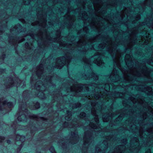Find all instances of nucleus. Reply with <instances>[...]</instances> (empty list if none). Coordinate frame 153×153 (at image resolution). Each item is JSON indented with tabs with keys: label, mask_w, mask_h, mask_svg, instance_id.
I'll list each match as a JSON object with an SVG mask.
<instances>
[{
	"label": "nucleus",
	"mask_w": 153,
	"mask_h": 153,
	"mask_svg": "<svg viewBox=\"0 0 153 153\" xmlns=\"http://www.w3.org/2000/svg\"><path fill=\"white\" fill-rule=\"evenodd\" d=\"M88 98H89L94 97L95 99L96 100L100 99V100H102V99L104 100V101H102L101 102H100V104L97 102L96 103L92 102L91 103V105L92 108L91 110V112L92 114L93 115L94 117V119L93 121V122H89L90 120H88V119L86 118L87 117H86V114L85 113L81 112L79 115L80 117L83 118L86 122H87L88 121H89V122L88 123V124L89 123L90 127L92 128L96 129L100 128V125L98 115V112L102 111V106L104 104L105 101H111L110 109L112 110L113 102L115 101V99L118 97L123 98L124 94L119 92H112L110 96L107 95L106 96L105 94H101L100 92V93H97L94 95H88Z\"/></svg>",
	"instance_id": "obj_1"
},
{
	"label": "nucleus",
	"mask_w": 153,
	"mask_h": 153,
	"mask_svg": "<svg viewBox=\"0 0 153 153\" xmlns=\"http://www.w3.org/2000/svg\"><path fill=\"white\" fill-rule=\"evenodd\" d=\"M106 47V49L112 56L114 63V69L109 78L113 82H116L120 80V77L118 75V71L116 68L121 69V66L120 61L121 56L118 57V51L117 50V46L115 45L112 42H107L99 44L98 47L99 49H102Z\"/></svg>",
	"instance_id": "obj_2"
},
{
	"label": "nucleus",
	"mask_w": 153,
	"mask_h": 153,
	"mask_svg": "<svg viewBox=\"0 0 153 153\" xmlns=\"http://www.w3.org/2000/svg\"><path fill=\"white\" fill-rule=\"evenodd\" d=\"M36 69V76L39 79L42 78V79L44 82L43 83V81H37L33 86L34 88L37 91V92H38L36 96H37L42 99H44L46 98L45 92L47 91L46 89H47V86L53 85L51 81L53 77L50 76H46L45 77L44 76L43 78L42 77L44 72L43 65L42 64H40L37 67Z\"/></svg>",
	"instance_id": "obj_3"
},
{
	"label": "nucleus",
	"mask_w": 153,
	"mask_h": 153,
	"mask_svg": "<svg viewBox=\"0 0 153 153\" xmlns=\"http://www.w3.org/2000/svg\"><path fill=\"white\" fill-rule=\"evenodd\" d=\"M71 81L73 85L71 86L68 89H67V91L68 92L70 91L71 92H74L75 93L74 95H76V93L80 92L83 90L88 92L89 90L88 86H94L95 87V88L94 89V91H96L97 88H98L100 89V91H101V90H105V91H108V90H109L110 87V85L108 83L99 85H97L95 83H92L87 85L85 84H78L76 82L75 83L74 80L73 79H71Z\"/></svg>",
	"instance_id": "obj_4"
},
{
	"label": "nucleus",
	"mask_w": 153,
	"mask_h": 153,
	"mask_svg": "<svg viewBox=\"0 0 153 153\" xmlns=\"http://www.w3.org/2000/svg\"><path fill=\"white\" fill-rule=\"evenodd\" d=\"M29 96V91L26 90L23 91L22 97L24 99V100H22L21 102L19 100V108L18 112L16 114L17 119L19 121L23 122H26L27 119L30 117H32L37 120V116L35 115L30 114L28 112V110L26 108L27 103L25 102V99L27 97Z\"/></svg>",
	"instance_id": "obj_5"
},
{
	"label": "nucleus",
	"mask_w": 153,
	"mask_h": 153,
	"mask_svg": "<svg viewBox=\"0 0 153 153\" xmlns=\"http://www.w3.org/2000/svg\"><path fill=\"white\" fill-rule=\"evenodd\" d=\"M101 55L100 54H95L89 59L84 58L83 60L84 62L88 65H91L92 62L97 65L99 66H103L105 63L101 59Z\"/></svg>",
	"instance_id": "obj_6"
},
{
	"label": "nucleus",
	"mask_w": 153,
	"mask_h": 153,
	"mask_svg": "<svg viewBox=\"0 0 153 153\" xmlns=\"http://www.w3.org/2000/svg\"><path fill=\"white\" fill-rule=\"evenodd\" d=\"M71 56H63L57 58L56 59L55 67L58 69H61L63 66L66 64L68 69V64L72 59Z\"/></svg>",
	"instance_id": "obj_7"
},
{
	"label": "nucleus",
	"mask_w": 153,
	"mask_h": 153,
	"mask_svg": "<svg viewBox=\"0 0 153 153\" xmlns=\"http://www.w3.org/2000/svg\"><path fill=\"white\" fill-rule=\"evenodd\" d=\"M132 75L137 77H146L149 75V73L146 66H144L138 69H134L132 71Z\"/></svg>",
	"instance_id": "obj_8"
},
{
	"label": "nucleus",
	"mask_w": 153,
	"mask_h": 153,
	"mask_svg": "<svg viewBox=\"0 0 153 153\" xmlns=\"http://www.w3.org/2000/svg\"><path fill=\"white\" fill-rule=\"evenodd\" d=\"M11 126L16 130H25L29 131L30 133L31 134V135H33L35 132L37 130L36 128L35 127L33 126H30L29 127L22 126L20 125H17L15 124L14 122L13 124L11 125Z\"/></svg>",
	"instance_id": "obj_9"
},
{
	"label": "nucleus",
	"mask_w": 153,
	"mask_h": 153,
	"mask_svg": "<svg viewBox=\"0 0 153 153\" xmlns=\"http://www.w3.org/2000/svg\"><path fill=\"white\" fill-rule=\"evenodd\" d=\"M22 83V81L17 77H10L8 79V81L5 84V85L7 88L13 86L18 87L21 85Z\"/></svg>",
	"instance_id": "obj_10"
},
{
	"label": "nucleus",
	"mask_w": 153,
	"mask_h": 153,
	"mask_svg": "<svg viewBox=\"0 0 153 153\" xmlns=\"http://www.w3.org/2000/svg\"><path fill=\"white\" fill-rule=\"evenodd\" d=\"M131 147L128 149L131 151H136L138 152L140 149L138 139L137 137H134L130 141Z\"/></svg>",
	"instance_id": "obj_11"
},
{
	"label": "nucleus",
	"mask_w": 153,
	"mask_h": 153,
	"mask_svg": "<svg viewBox=\"0 0 153 153\" xmlns=\"http://www.w3.org/2000/svg\"><path fill=\"white\" fill-rule=\"evenodd\" d=\"M122 143L126 145L127 142L126 139H124L121 141ZM126 148L125 145H121L117 147L114 152L112 153H124V151L126 150Z\"/></svg>",
	"instance_id": "obj_12"
},
{
	"label": "nucleus",
	"mask_w": 153,
	"mask_h": 153,
	"mask_svg": "<svg viewBox=\"0 0 153 153\" xmlns=\"http://www.w3.org/2000/svg\"><path fill=\"white\" fill-rule=\"evenodd\" d=\"M92 135L89 132L86 131L85 133V135L83 137L84 146H86L87 145L89 146L91 144V142H92Z\"/></svg>",
	"instance_id": "obj_13"
},
{
	"label": "nucleus",
	"mask_w": 153,
	"mask_h": 153,
	"mask_svg": "<svg viewBox=\"0 0 153 153\" xmlns=\"http://www.w3.org/2000/svg\"><path fill=\"white\" fill-rule=\"evenodd\" d=\"M112 111H110L109 112H107L104 114L102 116V120L104 122H107L109 121L110 118H113L115 115L117 114L118 113H119V111H116V113H112Z\"/></svg>",
	"instance_id": "obj_14"
},
{
	"label": "nucleus",
	"mask_w": 153,
	"mask_h": 153,
	"mask_svg": "<svg viewBox=\"0 0 153 153\" xmlns=\"http://www.w3.org/2000/svg\"><path fill=\"white\" fill-rule=\"evenodd\" d=\"M125 59L126 65L128 68H133L132 56L129 54H127L125 56Z\"/></svg>",
	"instance_id": "obj_15"
},
{
	"label": "nucleus",
	"mask_w": 153,
	"mask_h": 153,
	"mask_svg": "<svg viewBox=\"0 0 153 153\" xmlns=\"http://www.w3.org/2000/svg\"><path fill=\"white\" fill-rule=\"evenodd\" d=\"M95 39H90L89 42L87 43H86L85 42L83 41L79 40L77 43L76 45L77 48H82L84 47V48H85V46H86L87 45H88L89 43H90L91 45H92V43L95 41Z\"/></svg>",
	"instance_id": "obj_16"
},
{
	"label": "nucleus",
	"mask_w": 153,
	"mask_h": 153,
	"mask_svg": "<svg viewBox=\"0 0 153 153\" xmlns=\"http://www.w3.org/2000/svg\"><path fill=\"white\" fill-rule=\"evenodd\" d=\"M6 101H3V99H0V110H2L3 107H4L6 105V104L8 107L10 108L14 107V104L11 102H9L7 103Z\"/></svg>",
	"instance_id": "obj_17"
},
{
	"label": "nucleus",
	"mask_w": 153,
	"mask_h": 153,
	"mask_svg": "<svg viewBox=\"0 0 153 153\" xmlns=\"http://www.w3.org/2000/svg\"><path fill=\"white\" fill-rule=\"evenodd\" d=\"M83 77L85 79H90L91 78H93L94 80H97L98 78V76L92 71L91 74H85Z\"/></svg>",
	"instance_id": "obj_18"
},
{
	"label": "nucleus",
	"mask_w": 153,
	"mask_h": 153,
	"mask_svg": "<svg viewBox=\"0 0 153 153\" xmlns=\"http://www.w3.org/2000/svg\"><path fill=\"white\" fill-rule=\"evenodd\" d=\"M82 125L79 126L78 124H69L68 122H65L63 125V126L64 127H69L70 128H74L76 127H80Z\"/></svg>",
	"instance_id": "obj_19"
},
{
	"label": "nucleus",
	"mask_w": 153,
	"mask_h": 153,
	"mask_svg": "<svg viewBox=\"0 0 153 153\" xmlns=\"http://www.w3.org/2000/svg\"><path fill=\"white\" fill-rule=\"evenodd\" d=\"M140 91L147 93V92L149 93V94H151L152 91V89L151 86H145L144 88L142 89H140Z\"/></svg>",
	"instance_id": "obj_20"
},
{
	"label": "nucleus",
	"mask_w": 153,
	"mask_h": 153,
	"mask_svg": "<svg viewBox=\"0 0 153 153\" xmlns=\"http://www.w3.org/2000/svg\"><path fill=\"white\" fill-rule=\"evenodd\" d=\"M16 139L17 141H21L23 142L25 140V137L24 136L17 134L16 136Z\"/></svg>",
	"instance_id": "obj_21"
},
{
	"label": "nucleus",
	"mask_w": 153,
	"mask_h": 153,
	"mask_svg": "<svg viewBox=\"0 0 153 153\" xmlns=\"http://www.w3.org/2000/svg\"><path fill=\"white\" fill-rule=\"evenodd\" d=\"M66 115L65 117V119L66 120H70L71 119L72 115L71 112L68 111H67Z\"/></svg>",
	"instance_id": "obj_22"
},
{
	"label": "nucleus",
	"mask_w": 153,
	"mask_h": 153,
	"mask_svg": "<svg viewBox=\"0 0 153 153\" xmlns=\"http://www.w3.org/2000/svg\"><path fill=\"white\" fill-rule=\"evenodd\" d=\"M22 26L19 24H18L16 25L13 28L15 30H16L18 32H21L20 29H21Z\"/></svg>",
	"instance_id": "obj_23"
},
{
	"label": "nucleus",
	"mask_w": 153,
	"mask_h": 153,
	"mask_svg": "<svg viewBox=\"0 0 153 153\" xmlns=\"http://www.w3.org/2000/svg\"><path fill=\"white\" fill-rule=\"evenodd\" d=\"M129 120H126V123H127L128 122V126L130 127V130H132L133 129L132 128L133 127H135L136 126L133 124V122L130 123L128 121Z\"/></svg>",
	"instance_id": "obj_24"
},
{
	"label": "nucleus",
	"mask_w": 153,
	"mask_h": 153,
	"mask_svg": "<svg viewBox=\"0 0 153 153\" xmlns=\"http://www.w3.org/2000/svg\"><path fill=\"white\" fill-rule=\"evenodd\" d=\"M81 104L79 103H76L74 104H73L72 105V108L73 109L75 108H76L78 107H79L81 106Z\"/></svg>",
	"instance_id": "obj_25"
},
{
	"label": "nucleus",
	"mask_w": 153,
	"mask_h": 153,
	"mask_svg": "<svg viewBox=\"0 0 153 153\" xmlns=\"http://www.w3.org/2000/svg\"><path fill=\"white\" fill-rule=\"evenodd\" d=\"M32 25H39L41 26H43V25L39 22L38 21H37L36 22H33L32 23Z\"/></svg>",
	"instance_id": "obj_26"
},
{
	"label": "nucleus",
	"mask_w": 153,
	"mask_h": 153,
	"mask_svg": "<svg viewBox=\"0 0 153 153\" xmlns=\"http://www.w3.org/2000/svg\"><path fill=\"white\" fill-rule=\"evenodd\" d=\"M104 152L105 151L103 152L102 151L101 149L97 147H96L95 153H104Z\"/></svg>",
	"instance_id": "obj_27"
},
{
	"label": "nucleus",
	"mask_w": 153,
	"mask_h": 153,
	"mask_svg": "<svg viewBox=\"0 0 153 153\" xmlns=\"http://www.w3.org/2000/svg\"><path fill=\"white\" fill-rule=\"evenodd\" d=\"M71 134L74 140H76L77 138L78 137V134H75L74 132H71Z\"/></svg>",
	"instance_id": "obj_28"
},
{
	"label": "nucleus",
	"mask_w": 153,
	"mask_h": 153,
	"mask_svg": "<svg viewBox=\"0 0 153 153\" xmlns=\"http://www.w3.org/2000/svg\"><path fill=\"white\" fill-rule=\"evenodd\" d=\"M123 114H120L118 117L116 119V121H120L123 118Z\"/></svg>",
	"instance_id": "obj_29"
},
{
	"label": "nucleus",
	"mask_w": 153,
	"mask_h": 153,
	"mask_svg": "<svg viewBox=\"0 0 153 153\" xmlns=\"http://www.w3.org/2000/svg\"><path fill=\"white\" fill-rule=\"evenodd\" d=\"M148 63L149 64L153 66V54H152V59L151 60L148 61Z\"/></svg>",
	"instance_id": "obj_30"
},
{
	"label": "nucleus",
	"mask_w": 153,
	"mask_h": 153,
	"mask_svg": "<svg viewBox=\"0 0 153 153\" xmlns=\"http://www.w3.org/2000/svg\"><path fill=\"white\" fill-rule=\"evenodd\" d=\"M34 105L36 109L39 108L40 107V104L38 102H36Z\"/></svg>",
	"instance_id": "obj_31"
},
{
	"label": "nucleus",
	"mask_w": 153,
	"mask_h": 153,
	"mask_svg": "<svg viewBox=\"0 0 153 153\" xmlns=\"http://www.w3.org/2000/svg\"><path fill=\"white\" fill-rule=\"evenodd\" d=\"M23 145L21 143L19 145V146L17 148V152H19L21 150V149Z\"/></svg>",
	"instance_id": "obj_32"
},
{
	"label": "nucleus",
	"mask_w": 153,
	"mask_h": 153,
	"mask_svg": "<svg viewBox=\"0 0 153 153\" xmlns=\"http://www.w3.org/2000/svg\"><path fill=\"white\" fill-rule=\"evenodd\" d=\"M49 150L52 153H56L53 147H51L49 149Z\"/></svg>",
	"instance_id": "obj_33"
},
{
	"label": "nucleus",
	"mask_w": 153,
	"mask_h": 153,
	"mask_svg": "<svg viewBox=\"0 0 153 153\" xmlns=\"http://www.w3.org/2000/svg\"><path fill=\"white\" fill-rule=\"evenodd\" d=\"M129 99L131 100V101L132 102L134 103V104H135V103H136V100H135V99H134V98L132 97H130L129 98Z\"/></svg>",
	"instance_id": "obj_34"
},
{
	"label": "nucleus",
	"mask_w": 153,
	"mask_h": 153,
	"mask_svg": "<svg viewBox=\"0 0 153 153\" xmlns=\"http://www.w3.org/2000/svg\"><path fill=\"white\" fill-rule=\"evenodd\" d=\"M147 115L146 113H144L143 114V115L142 116L143 118V119H145L147 118Z\"/></svg>",
	"instance_id": "obj_35"
},
{
	"label": "nucleus",
	"mask_w": 153,
	"mask_h": 153,
	"mask_svg": "<svg viewBox=\"0 0 153 153\" xmlns=\"http://www.w3.org/2000/svg\"><path fill=\"white\" fill-rule=\"evenodd\" d=\"M83 30L86 33H87L88 32V29L87 27H85L83 28Z\"/></svg>",
	"instance_id": "obj_36"
},
{
	"label": "nucleus",
	"mask_w": 153,
	"mask_h": 153,
	"mask_svg": "<svg viewBox=\"0 0 153 153\" xmlns=\"http://www.w3.org/2000/svg\"><path fill=\"white\" fill-rule=\"evenodd\" d=\"M30 36L32 39H35L34 35L33 34H30Z\"/></svg>",
	"instance_id": "obj_37"
},
{
	"label": "nucleus",
	"mask_w": 153,
	"mask_h": 153,
	"mask_svg": "<svg viewBox=\"0 0 153 153\" xmlns=\"http://www.w3.org/2000/svg\"><path fill=\"white\" fill-rule=\"evenodd\" d=\"M4 138H5L4 137L0 136V142H3L4 140Z\"/></svg>",
	"instance_id": "obj_38"
},
{
	"label": "nucleus",
	"mask_w": 153,
	"mask_h": 153,
	"mask_svg": "<svg viewBox=\"0 0 153 153\" xmlns=\"http://www.w3.org/2000/svg\"><path fill=\"white\" fill-rule=\"evenodd\" d=\"M30 83H31V86L33 87V76H32V77L31 78Z\"/></svg>",
	"instance_id": "obj_39"
},
{
	"label": "nucleus",
	"mask_w": 153,
	"mask_h": 153,
	"mask_svg": "<svg viewBox=\"0 0 153 153\" xmlns=\"http://www.w3.org/2000/svg\"><path fill=\"white\" fill-rule=\"evenodd\" d=\"M30 3V1L29 0H27V1H24V4L28 5Z\"/></svg>",
	"instance_id": "obj_40"
},
{
	"label": "nucleus",
	"mask_w": 153,
	"mask_h": 153,
	"mask_svg": "<svg viewBox=\"0 0 153 153\" xmlns=\"http://www.w3.org/2000/svg\"><path fill=\"white\" fill-rule=\"evenodd\" d=\"M53 97H54V100H56L57 98H58L59 97L58 94H55V95Z\"/></svg>",
	"instance_id": "obj_41"
},
{
	"label": "nucleus",
	"mask_w": 153,
	"mask_h": 153,
	"mask_svg": "<svg viewBox=\"0 0 153 153\" xmlns=\"http://www.w3.org/2000/svg\"><path fill=\"white\" fill-rule=\"evenodd\" d=\"M25 47L27 48H29V47H28V46H29V44H28V43L27 42H26L25 43Z\"/></svg>",
	"instance_id": "obj_42"
},
{
	"label": "nucleus",
	"mask_w": 153,
	"mask_h": 153,
	"mask_svg": "<svg viewBox=\"0 0 153 153\" xmlns=\"http://www.w3.org/2000/svg\"><path fill=\"white\" fill-rule=\"evenodd\" d=\"M140 18V15H137V17H136V19L137 20H139Z\"/></svg>",
	"instance_id": "obj_43"
},
{
	"label": "nucleus",
	"mask_w": 153,
	"mask_h": 153,
	"mask_svg": "<svg viewBox=\"0 0 153 153\" xmlns=\"http://www.w3.org/2000/svg\"><path fill=\"white\" fill-rule=\"evenodd\" d=\"M5 54H3L2 55V56H1V58H2L3 60V59L5 58Z\"/></svg>",
	"instance_id": "obj_44"
},
{
	"label": "nucleus",
	"mask_w": 153,
	"mask_h": 153,
	"mask_svg": "<svg viewBox=\"0 0 153 153\" xmlns=\"http://www.w3.org/2000/svg\"><path fill=\"white\" fill-rule=\"evenodd\" d=\"M106 142V144L105 145V149H107L108 148V143H107V142Z\"/></svg>",
	"instance_id": "obj_45"
},
{
	"label": "nucleus",
	"mask_w": 153,
	"mask_h": 153,
	"mask_svg": "<svg viewBox=\"0 0 153 153\" xmlns=\"http://www.w3.org/2000/svg\"><path fill=\"white\" fill-rule=\"evenodd\" d=\"M145 153H151L150 152V150L149 149L147 151H146Z\"/></svg>",
	"instance_id": "obj_46"
},
{
	"label": "nucleus",
	"mask_w": 153,
	"mask_h": 153,
	"mask_svg": "<svg viewBox=\"0 0 153 153\" xmlns=\"http://www.w3.org/2000/svg\"><path fill=\"white\" fill-rule=\"evenodd\" d=\"M7 143L8 144H10V140H7Z\"/></svg>",
	"instance_id": "obj_47"
},
{
	"label": "nucleus",
	"mask_w": 153,
	"mask_h": 153,
	"mask_svg": "<svg viewBox=\"0 0 153 153\" xmlns=\"http://www.w3.org/2000/svg\"><path fill=\"white\" fill-rule=\"evenodd\" d=\"M24 40V39H22L21 40H19V42H23Z\"/></svg>",
	"instance_id": "obj_48"
},
{
	"label": "nucleus",
	"mask_w": 153,
	"mask_h": 153,
	"mask_svg": "<svg viewBox=\"0 0 153 153\" xmlns=\"http://www.w3.org/2000/svg\"><path fill=\"white\" fill-rule=\"evenodd\" d=\"M94 46H95V45H92V48L93 49H94L95 50V49L94 48Z\"/></svg>",
	"instance_id": "obj_49"
},
{
	"label": "nucleus",
	"mask_w": 153,
	"mask_h": 153,
	"mask_svg": "<svg viewBox=\"0 0 153 153\" xmlns=\"http://www.w3.org/2000/svg\"><path fill=\"white\" fill-rule=\"evenodd\" d=\"M74 48L73 47H72V48H71V50H73V51H74Z\"/></svg>",
	"instance_id": "obj_50"
},
{
	"label": "nucleus",
	"mask_w": 153,
	"mask_h": 153,
	"mask_svg": "<svg viewBox=\"0 0 153 153\" xmlns=\"http://www.w3.org/2000/svg\"><path fill=\"white\" fill-rule=\"evenodd\" d=\"M139 134H140V137H141V138H143V136H142V135L141 134V133H140V132Z\"/></svg>",
	"instance_id": "obj_51"
},
{
	"label": "nucleus",
	"mask_w": 153,
	"mask_h": 153,
	"mask_svg": "<svg viewBox=\"0 0 153 153\" xmlns=\"http://www.w3.org/2000/svg\"><path fill=\"white\" fill-rule=\"evenodd\" d=\"M57 107H59L60 108H61L60 107H61V105H57Z\"/></svg>",
	"instance_id": "obj_52"
},
{
	"label": "nucleus",
	"mask_w": 153,
	"mask_h": 153,
	"mask_svg": "<svg viewBox=\"0 0 153 153\" xmlns=\"http://www.w3.org/2000/svg\"><path fill=\"white\" fill-rule=\"evenodd\" d=\"M151 27H153V23H152L151 25Z\"/></svg>",
	"instance_id": "obj_53"
},
{
	"label": "nucleus",
	"mask_w": 153,
	"mask_h": 153,
	"mask_svg": "<svg viewBox=\"0 0 153 153\" xmlns=\"http://www.w3.org/2000/svg\"><path fill=\"white\" fill-rule=\"evenodd\" d=\"M25 86V85H23V86H22V87L24 88V86Z\"/></svg>",
	"instance_id": "obj_54"
},
{
	"label": "nucleus",
	"mask_w": 153,
	"mask_h": 153,
	"mask_svg": "<svg viewBox=\"0 0 153 153\" xmlns=\"http://www.w3.org/2000/svg\"><path fill=\"white\" fill-rule=\"evenodd\" d=\"M81 51H83V52L85 51L84 50V49H83V50H81Z\"/></svg>",
	"instance_id": "obj_55"
},
{
	"label": "nucleus",
	"mask_w": 153,
	"mask_h": 153,
	"mask_svg": "<svg viewBox=\"0 0 153 153\" xmlns=\"http://www.w3.org/2000/svg\"><path fill=\"white\" fill-rule=\"evenodd\" d=\"M13 30H12V29H10V31H11V32H12V31H13Z\"/></svg>",
	"instance_id": "obj_56"
},
{
	"label": "nucleus",
	"mask_w": 153,
	"mask_h": 153,
	"mask_svg": "<svg viewBox=\"0 0 153 153\" xmlns=\"http://www.w3.org/2000/svg\"><path fill=\"white\" fill-rule=\"evenodd\" d=\"M74 48V49H74V50H75V48Z\"/></svg>",
	"instance_id": "obj_57"
},
{
	"label": "nucleus",
	"mask_w": 153,
	"mask_h": 153,
	"mask_svg": "<svg viewBox=\"0 0 153 153\" xmlns=\"http://www.w3.org/2000/svg\"><path fill=\"white\" fill-rule=\"evenodd\" d=\"M55 92H54V93L53 94H55Z\"/></svg>",
	"instance_id": "obj_58"
},
{
	"label": "nucleus",
	"mask_w": 153,
	"mask_h": 153,
	"mask_svg": "<svg viewBox=\"0 0 153 153\" xmlns=\"http://www.w3.org/2000/svg\"><path fill=\"white\" fill-rule=\"evenodd\" d=\"M44 23L45 24V22H44Z\"/></svg>",
	"instance_id": "obj_59"
},
{
	"label": "nucleus",
	"mask_w": 153,
	"mask_h": 153,
	"mask_svg": "<svg viewBox=\"0 0 153 153\" xmlns=\"http://www.w3.org/2000/svg\"><path fill=\"white\" fill-rule=\"evenodd\" d=\"M75 143H74L75 144Z\"/></svg>",
	"instance_id": "obj_60"
},
{
	"label": "nucleus",
	"mask_w": 153,
	"mask_h": 153,
	"mask_svg": "<svg viewBox=\"0 0 153 153\" xmlns=\"http://www.w3.org/2000/svg\"><path fill=\"white\" fill-rule=\"evenodd\" d=\"M71 84H70V85H71Z\"/></svg>",
	"instance_id": "obj_61"
},
{
	"label": "nucleus",
	"mask_w": 153,
	"mask_h": 153,
	"mask_svg": "<svg viewBox=\"0 0 153 153\" xmlns=\"http://www.w3.org/2000/svg\"><path fill=\"white\" fill-rule=\"evenodd\" d=\"M85 50H86V49H85ZM86 51V50L85 51Z\"/></svg>",
	"instance_id": "obj_62"
}]
</instances>
